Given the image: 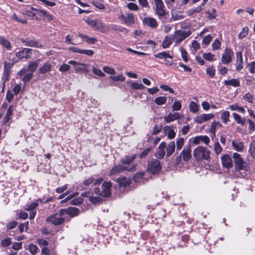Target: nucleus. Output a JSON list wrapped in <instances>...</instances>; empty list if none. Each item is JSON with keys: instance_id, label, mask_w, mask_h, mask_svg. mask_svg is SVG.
I'll list each match as a JSON object with an SVG mask.
<instances>
[{"instance_id": "obj_1", "label": "nucleus", "mask_w": 255, "mask_h": 255, "mask_svg": "<svg viewBox=\"0 0 255 255\" xmlns=\"http://www.w3.org/2000/svg\"><path fill=\"white\" fill-rule=\"evenodd\" d=\"M193 156L197 161L208 160L210 157V151L206 147L199 146L194 150Z\"/></svg>"}, {"instance_id": "obj_2", "label": "nucleus", "mask_w": 255, "mask_h": 255, "mask_svg": "<svg viewBox=\"0 0 255 255\" xmlns=\"http://www.w3.org/2000/svg\"><path fill=\"white\" fill-rule=\"evenodd\" d=\"M233 157L234 159L236 170H244L247 171L249 169L250 165L249 163L244 161L240 154L235 152L233 154Z\"/></svg>"}, {"instance_id": "obj_3", "label": "nucleus", "mask_w": 255, "mask_h": 255, "mask_svg": "<svg viewBox=\"0 0 255 255\" xmlns=\"http://www.w3.org/2000/svg\"><path fill=\"white\" fill-rule=\"evenodd\" d=\"M112 186V183L110 181L105 182L102 185L101 189L96 188L94 190V192L96 195L101 196L109 197L111 195Z\"/></svg>"}, {"instance_id": "obj_4", "label": "nucleus", "mask_w": 255, "mask_h": 255, "mask_svg": "<svg viewBox=\"0 0 255 255\" xmlns=\"http://www.w3.org/2000/svg\"><path fill=\"white\" fill-rule=\"evenodd\" d=\"M64 215L61 213V209L59 213L54 214L47 217L46 221L54 225L61 224L64 221Z\"/></svg>"}, {"instance_id": "obj_5", "label": "nucleus", "mask_w": 255, "mask_h": 255, "mask_svg": "<svg viewBox=\"0 0 255 255\" xmlns=\"http://www.w3.org/2000/svg\"><path fill=\"white\" fill-rule=\"evenodd\" d=\"M154 2L155 4V14L160 19L164 16L165 14L164 4L162 0H154Z\"/></svg>"}, {"instance_id": "obj_6", "label": "nucleus", "mask_w": 255, "mask_h": 255, "mask_svg": "<svg viewBox=\"0 0 255 255\" xmlns=\"http://www.w3.org/2000/svg\"><path fill=\"white\" fill-rule=\"evenodd\" d=\"M134 169V165H132L130 167H129L127 166H124L122 164H120L113 167L110 172V174L111 176H113L114 175L118 174L123 171H131Z\"/></svg>"}, {"instance_id": "obj_7", "label": "nucleus", "mask_w": 255, "mask_h": 255, "mask_svg": "<svg viewBox=\"0 0 255 255\" xmlns=\"http://www.w3.org/2000/svg\"><path fill=\"white\" fill-rule=\"evenodd\" d=\"M161 165L159 160L154 159L149 162L147 165V170L151 174H156L161 170Z\"/></svg>"}, {"instance_id": "obj_8", "label": "nucleus", "mask_w": 255, "mask_h": 255, "mask_svg": "<svg viewBox=\"0 0 255 255\" xmlns=\"http://www.w3.org/2000/svg\"><path fill=\"white\" fill-rule=\"evenodd\" d=\"M213 114H202L196 116L193 119V121L199 124L209 121L214 118Z\"/></svg>"}, {"instance_id": "obj_9", "label": "nucleus", "mask_w": 255, "mask_h": 255, "mask_svg": "<svg viewBox=\"0 0 255 255\" xmlns=\"http://www.w3.org/2000/svg\"><path fill=\"white\" fill-rule=\"evenodd\" d=\"M191 34L190 30H177L175 31L174 37L176 39V43H179Z\"/></svg>"}, {"instance_id": "obj_10", "label": "nucleus", "mask_w": 255, "mask_h": 255, "mask_svg": "<svg viewBox=\"0 0 255 255\" xmlns=\"http://www.w3.org/2000/svg\"><path fill=\"white\" fill-rule=\"evenodd\" d=\"M38 202L41 203L42 200L41 199H38L36 202H33L29 205H27L25 208V210L29 212V219H33L36 214V211L35 210L36 208L38 205Z\"/></svg>"}, {"instance_id": "obj_11", "label": "nucleus", "mask_w": 255, "mask_h": 255, "mask_svg": "<svg viewBox=\"0 0 255 255\" xmlns=\"http://www.w3.org/2000/svg\"><path fill=\"white\" fill-rule=\"evenodd\" d=\"M234 56V52L230 48H226L224 53L222 55L221 61L224 64H228L232 60Z\"/></svg>"}, {"instance_id": "obj_12", "label": "nucleus", "mask_w": 255, "mask_h": 255, "mask_svg": "<svg viewBox=\"0 0 255 255\" xmlns=\"http://www.w3.org/2000/svg\"><path fill=\"white\" fill-rule=\"evenodd\" d=\"M32 54V50L31 49L24 48L16 52L15 55L19 59H28L31 57Z\"/></svg>"}, {"instance_id": "obj_13", "label": "nucleus", "mask_w": 255, "mask_h": 255, "mask_svg": "<svg viewBox=\"0 0 255 255\" xmlns=\"http://www.w3.org/2000/svg\"><path fill=\"white\" fill-rule=\"evenodd\" d=\"M120 19L124 21V24L128 25H131L135 23V19L132 13H128L126 15L121 14L120 16Z\"/></svg>"}, {"instance_id": "obj_14", "label": "nucleus", "mask_w": 255, "mask_h": 255, "mask_svg": "<svg viewBox=\"0 0 255 255\" xmlns=\"http://www.w3.org/2000/svg\"><path fill=\"white\" fill-rule=\"evenodd\" d=\"M85 21L88 25H90L96 30H101L103 28V23L98 19H90L88 18L86 19Z\"/></svg>"}, {"instance_id": "obj_15", "label": "nucleus", "mask_w": 255, "mask_h": 255, "mask_svg": "<svg viewBox=\"0 0 255 255\" xmlns=\"http://www.w3.org/2000/svg\"><path fill=\"white\" fill-rule=\"evenodd\" d=\"M18 75L20 77L21 80L25 83L29 81L33 77V73L30 72L27 73V71L26 68H23L20 70L18 73Z\"/></svg>"}, {"instance_id": "obj_16", "label": "nucleus", "mask_w": 255, "mask_h": 255, "mask_svg": "<svg viewBox=\"0 0 255 255\" xmlns=\"http://www.w3.org/2000/svg\"><path fill=\"white\" fill-rule=\"evenodd\" d=\"M80 211L78 208L76 207H69L67 209H61V213L63 214L64 216L68 215L71 217H74L79 214Z\"/></svg>"}, {"instance_id": "obj_17", "label": "nucleus", "mask_w": 255, "mask_h": 255, "mask_svg": "<svg viewBox=\"0 0 255 255\" xmlns=\"http://www.w3.org/2000/svg\"><path fill=\"white\" fill-rule=\"evenodd\" d=\"M180 154L184 161H188L191 158V148L190 145H186Z\"/></svg>"}, {"instance_id": "obj_18", "label": "nucleus", "mask_w": 255, "mask_h": 255, "mask_svg": "<svg viewBox=\"0 0 255 255\" xmlns=\"http://www.w3.org/2000/svg\"><path fill=\"white\" fill-rule=\"evenodd\" d=\"M142 23L144 25H146L152 28H155L158 25L156 20L151 17H144L142 19Z\"/></svg>"}, {"instance_id": "obj_19", "label": "nucleus", "mask_w": 255, "mask_h": 255, "mask_svg": "<svg viewBox=\"0 0 255 255\" xmlns=\"http://www.w3.org/2000/svg\"><path fill=\"white\" fill-rule=\"evenodd\" d=\"M166 147V143L164 141L161 142L159 145L158 147L157 150L155 153V155L156 157H157L158 159H162L165 153V148Z\"/></svg>"}, {"instance_id": "obj_20", "label": "nucleus", "mask_w": 255, "mask_h": 255, "mask_svg": "<svg viewBox=\"0 0 255 255\" xmlns=\"http://www.w3.org/2000/svg\"><path fill=\"white\" fill-rule=\"evenodd\" d=\"M222 165L224 167L228 169L233 166V162L231 157L228 154H224L221 158Z\"/></svg>"}, {"instance_id": "obj_21", "label": "nucleus", "mask_w": 255, "mask_h": 255, "mask_svg": "<svg viewBox=\"0 0 255 255\" xmlns=\"http://www.w3.org/2000/svg\"><path fill=\"white\" fill-rule=\"evenodd\" d=\"M135 155H133L130 156H127L125 157H124L121 160L122 165L124 166H127L128 167H130L132 165H134L135 167L136 166V165L132 163L131 164L132 161L134 160L135 158Z\"/></svg>"}, {"instance_id": "obj_22", "label": "nucleus", "mask_w": 255, "mask_h": 255, "mask_svg": "<svg viewBox=\"0 0 255 255\" xmlns=\"http://www.w3.org/2000/svg\"><path fill=\"white\" fill-rule=\"evenodd\" d=\"M180 115L178 113H170L164 117V120L166 123H169L179 119Z\"/></svg>"}, {"instance_id": "obj_23", "label": "nucleus", "mask_w": 255, "mask_h": 255, "mask_svg": "<svg viewBox=\"0 0 255 255\" xmlns=\"http://www.w3.org/2000/svg\"><path fill=\"white\" fill-rule=\"evenodd\" d=\"M37 15L39 17H46L48 19L50 20L52 19V15L48 13L47 11H45L43 9H39L37 10V12H33L32 13V16L33 17H35L37 19V18L36 17V15Z\"/></svg>"}, {"instance_id": "obj_24", "label": "nucleus", "mask_w": 255, "mask_h": 255, "mask_svg": "<svg viewBox=\"0 0 255 255\" xmlns=\"http://www.w3.org/2000/svg\"><path fill=\"white\" fill-rule=\"evenodd\" d=\"M21 41L25 45L27 46L37 48L41 46V45L39 43V42L35 39H26L22 40Z\"/></svg>"}, {"instance_id": "obj_25", "label": "nucleus", "mask_w": 255, "mask_h": 255, "mask_svg": "<svg viewBox=\"0 0 255 255\" xmlns=\"http://www.w3.org/2000/svg\"><path fill=\"white\" fill-rule=\"evenodd\" d=\"M236 70L238 71H240L242 69H243L244 67L243 60L242 55V53L241 52H238L236 53Z\"/></svg>"}, {"instance_id": "obj_26", "label": "nucleus", "mask_w": 255, "mask_h": 255, "mask_svg": "<svg viewBox=\"0 0 255 255\" xmlns=\"http://www.w3.org/2000/svg\"><path fill=\"white\" fill-rule=\"evenodd\" d=\"M164 130L167 135L168 139H172L175 137L176 133L174 131L172 126H165L164 128Z\"/></svg>"}, {"instance_id": "obj_27", "label": "nucleus", "mask_w": 255, "mask_h": 255, "mask_svg": "<svg viewBox=\"0 0 255 255\" xmlns=\"http://www.w3.org/2000/svg\"><path fill=\"white\" fill-rule=\"evenodd\" d=\"M166 156H169L173 153L175 148V144L173 141H170L168 144H166Z\"/></svg>"}, {"instance_id": "obj_28", "label": "nucleus", "mask_w": 255, "mask_h": 255, "mask_svg": "<svg viewBox=\"0 0 255 255\" xmlns=\"http://www.w3.org/2000/svg\"><path fill=\"white\" fill-rule=\"evenodd\" d=\"M94 180L95 179L93 178V177H91L87 179L84 180L83 182V183L78 186V189L81 190L86 189L87 186L94 182Z\"/></svg>"}, {"instance_id": "obj_29", "label": "nucleus", "mask_w": 255, "mask_h": 255, "mask_svg": "<svg viewBox=\"0 0 255 255\" xmlns=\"http://www.w3.org/2000/svg\"><path fill=\"white\" fill-rule=\"evenodd\" d=\"M232 144L234 148L239 152L242 151L244 148V143L241 141L233 140L232 142Z\"/></svg>"}, {"instance_id": "obj_30", "label": "nucleus", "mask_w": 255, "mask_h": 255, "mask_svg": "<svg viewBox=\"0 0 255 255\" xmlns=\"http://www.w3.org/2000/svg\"><path fill=\"white\" fill-rule=\"evenodd\" d=\"M52 68V64L50 63H45L39 69V73L41 74H45L50 72Z\"/></svg>"}, {"instance_id": "obj_31", "label": "nucleus", "mask_w": 255, "mask_h": 255, "mask_svg": "<svg viewBox=\"0 0 255 255\" xmlns=\"http://www.w3.org/2000/svg\"><path fill=\"white\" fill-rule=\"evenodd\" d=\"M78 36L84 39L85 41L90 44H94L98 41V39L95 37H89L82 33H79Z\"/></svg>"}, {"instance_id": "obj_32", "label": "nucleus", "mask_w": 255, "mask_h": 255, "mask_svg": "<svg viewBox=\"0 0 255 255\" xmlns=\"http://www.w3.org/2000/svg\"><path fill=\"white\" fill-rule=\"evenodd\" d=\"M82 196H86L89 198V200L93 203H98L101 201V198L98 196H90V193L84 192L82 194Z\"/></svg>"}, {"instance_id": "obj_33", "label": "nucleus", "mask_w": 255, "mask_h": 255, "mask_svg": "<svg viewBox=\"0 0 255 255\" xmlns=\"http://www.w3.org/2000/svg\"><path fill=\"white\" fill-rule=\"evenodd\" d=\"M39 61L40 60L38 59L35 61L30 62L28 64V68L26 69L27 71L33 73L38 67Z\"/></svg>"}, {"instance_id": "obj_34", "label": "nucleus", "mask_w": 255, "mask_h": 255, "mask_svg": "<svg viewBox=\"0 0 255 255\" xmlns=\"http://www.w3.org/2000/svg\"><path fill=\"white\" fill-rule=\"evenodd\" d=\"M174 36L169 35L166 36L163 41L162 45L163 48H168L169 45L172 43L173 40Z\"/></svg>"}, {"instance_id": "obj_35", "label": "nucleus", "mask_w": 255, "mask_h": 255, "mask_svg": "<svg viewBox=\"0 0 255 255\" xmlns=\"http://www.w3.org/2000/svg\"><path fill=\"white\" fill-rule=\"evenodd\" d=\"M224 83L226 86L231 85L234 87H238L240 86V81L237 79H232L229 80H225L224 81Z\"/></svg>"}, {"instance_id": "obj_36", "label": "nucleus", "mask_w": 255, "mask_h": 255, "mask_svg": "<svg viewBox=\"0 0 255 255\" xmlns=\"http://www.w3.org/2000/svg\"><path fill=\"white\" fill-rule=\"evenodd\" d=\"M154 57L156 58H158L160 59H167V58H169L171 59H172L173 57L171 56L168 52L163 51L161 52H159L154 55Z\"/></svg>"}, {"instance_id": "obj_37", "label": "nucleus", "mask_w": 255, "mask_h": 255, "mask_svg": "<svg viewBox=\"0 0 255 255\" xmlns=\"http://www.w3.org/2000/svg\"><path fill=\"white\" fill-rule=\"evenodd\" d=\"M0 44L6 49L7 50H10L11 48L10 42L4 38L3 36H0Z\"/></svg>"}, {"instance_id": "obj_38", "label": "nucleus", "mask_w": 255, "mask_h": 255, "mask_svg": "<svg viewBox=\"0 0 255 255\" xmlns=\"http://www.w3.org/2000/svg\"><path fill=\"white\" fill-rule=\"evenodd\" d=\"M117 181L119 185L124 187H126L130 184V180L125 177L117 179Z\"/></svg>"}, {"instance_id": "obj_39", "label": "nucleus", "mask_w": 255, "mask_h": 255, "mask_svg": "<svg viewBox=\"0 0 255 255\" xmlns=\"http://www.w3.org/2000/svg\"><path fill=\"white\" fill-rule=\"evenodd\" d=\"M13 108L12 106H10L6 112V115L3 120V124H6L9 122L10 119V117L12 115Z\"/></svg>"}, {"instance_id": "obj_40", "label": "nucleus", "mask_w": 255, "mask_h": 255, "mask_svg": "<svg viewBox=\"0 0 255 255\" xmlns=\"http://www.w3.org/2000/svg\"><path fill=\"white\" fill-rule=\"evenodd\" d=\"M203 9L202 5L198 6L196 7H193L191 9H189L187 10V14L189 16L193 15L195 13H200Z\"/></svg>"}, {"instance_id": "obj_41", "label": "nucleus", "mask_w": 255, "mask_h": 255, "mask_svg": "<svg viewBox=\"0 0 255 255\" xmlns=\"http://www.w3.org/2000/svg\"><path fill=\"white\" fill-rule=\"evenodd\" d=\"M233 116L234 120L238 124H240L242 126H244L246 124V119L245 118H242L238 114L234 113Z\"/></svg>"}, {"instance_id": "obj_42", "label": "nucleus", "mask_w": 255, "mask_h": 255, "mask_svg": "<svg viewBox=\"0 0 255 255\" xmlns=\"http://www.w3.org/2000/svg\"><path fill=\"white\" fill-rule=\"evenodd\" d=\"M230 112L229 111H224L221 114V120L224 124H227L229 121Z\"/></svg>"}, {"instance_id": "obj_43", "label": "nucleus", "mask_w": 255, "mask_h": 255, "mask_svg": "<svg viewBox=\"0 0 255 255\" xmlns=\"http://www.w3.org/2000/svg\"><path fill=\"white\" fill-rule=\"evenodd\" d=\"M144 173L143 172H139L136 173L133 177V179L134 181L136 183H142L143 182Z\"/></svg>"}, {"instance_id": "obj_44", "label": "nucleus", "mask_w": 255, "mask_h": 255, "mask_svg": "<svg viewBox=\"0 0 255 255\" xmlns=\"http://www.w3.org/2000/svg\"><path fill=\"white\" fill-rule=\"evenodd\" d=\"M189 109L191 112L196 113L199 111V107L197 104L194 102H191L189 105Z\"/></svg>"}, {"instance_id": "obj_45", "label": "nucleus", "mask_w": 255, "mask_h": 255, "mask_svg": "<svg viewBox=\"0 0 255 255\" xmlns=\"http://www.w3.org/2000/svg\"><path fill=\"white\" fill-rule=\"evenodd\" d=\"M155 103L157 105H162L166 102V98L165 97H158L154 99Z\"/></svg>"}, {"instance_id": "obj_46", "label": "nucleus", "mask_w": 255, "mask_h": 255, "mask_svg": "<svg viewBox=\"0 0 255 255\" xmlns=\"http://www.w3.org/2000/svg\"><path fill=\"white\" fill-rule=\"evenodd\" d=\"M131 88L132 89L142 90L145 88L144 86L141 83H138L136 82H132L130 84Z\"/></svg>"}, {"instance_id": "obj_47", "label": "nucleus", "mask_w": 255, "mask_h": 255, "mask_svg": "<svg viewBox=\"0 0 255 255\" xmlns=\"http://www.w3.org/2000/svg\"><path fill=\"white\" fill-rule=\"evenodd\" d=\"M249 33V28L246 26L244 27L240 32L238 37L240 39H243L246 37Z\"/></svg>"}, {"instance_id": "obj_48", "label": "nucleus", "mask_w": 255, "mask_h": 255, "mask_svg": "<svg viewBox=\"0 0 255 255\" xmlns=\"http://www.w3.org/2000/svg\"><path fill=\"white\" fill-rule=\"evenodd\" d=\"M203 57L208 61H214L215 60V55L210 52L205 53L203 54Z\"/></svg>"}, {"instance_id": "obj_49", "label": "nucleus", "mask_w": 255, "mask_h": 255, "mask_svg": "<svg viewBox=\"0 0 255 255\" xmlns=\"http://www.w3.org/2000/svg\"><path fill=\"white\" fill-rule=\"evenodd\" d=\"M184 139L183 137H180L176 140V149L177 150H180L184 145Z\"/></svg>"}, {"instance_id": "obj_50", "label": "nucleus", "mask_w": 255, "mask_h": 255, "mask_svg": "<svg viewBox=\"0 0 255 255\" xmlns=\"http://www.w3.org/2000/svg\"><path fill=\"white\" fill-rule=\"evenodd\" d=\"M38 250V247L34 244H31L29 246V250L30 253L32 255H35L37 253V251Z\"/></svg>"}, {"instance_id": "obj_51", "label": "nucleus", "mask_w": 255, "mask_h": 255, "mask_svg": "<svg viewBox=\"0 0 255 255\" xmlns=\"http://www.w3.org/2000/svg\"><path fill=\"white\" fill-rule=\"evenodd\" d=\"M184 15L181 14L180 13L173 12L172 13V18L174 20H179L183 19Z\"/></svg>"}, {"instance_id": "obj_52", "label": "nucleus", "mask_w": 255, "mask_h": 255, "mask_svg": "<svg viewBox=\"0 0 255 255\" xmlns=\"http://www.w3.org/2000/svg\"><path fill=\"white\" fill-rule=\"evenodd\" d=\"M214 150L217 155H218L222 152V148L218 142L214 143Z\"/></svg>"}, {"instance_id": "obj_53", "label": "nucleus", "mask_w": 255, "mask_h": 255, "mask_svg": "<svg viewBox=\"0 0 255 255\" xmlns=\"http://www.w3.org/2000/svg\"><path fill=\"white\" fill-rule=\"evenodd\" d=\"M11 244V239L10 238H6L3 239L1 242V245L3 247L9 246Z\"/></svg>"}, {"instance_id": "obj_54", "label": "nucleus", "mask_w": 255, "mask_h": 255, "mask_svg": "<svg viewBox=\"0 0 255 255\" xmlns=\"http://www.w3.org/2000/svg\"><path fill=\"white\" fill-rule=\"evenodd\" d=\"M181 109V104L178 101L174 102L172 105V109L173 111H179Z\"/></svg>"}, {"instance_id": "obj_55", "label": "nucleus", "mask_w": 255, "mask_h": 255, "mask_svg": "<svg viewBox=\"0 0 255 255\" xmlns=\"http://www.w3.org/2000/svg\"><path fill=\"white\" fill-rule=\"evenodd\" d=\"M221 44L219 40L217 39H215L212 44V49L213 50H217L220 48Z\"/></svg>"}, {"instance_id": "obj_56", "label": "nucleus", "mask_w": 255, "mask_h": 255, "mask_svg": "<svg viewBox=\"0 0 255 255\" xmlns=\"http://www.w3.org/2000/svg\"><path fill=\"white\" fill-rule=\"evenodd\" d=\"M127 7L129 9L133 11H137L138 9V5L136 4L133 2H130L128 3Z\"/></svg>"}, {"instance_id": "obj_57", "label": "nucleus", "mask_w": 255, "mask_h": 255, "mask_svg": "<svg viewBox=\"0 0 255 255\" xmlns=\"http://www.w3.org/2000/svg\"><path fill=\"white\" fill-rule=\"evenodd\" d=\"M110 78L112 80L116 81H124L125 80V77L122 75L111 76Z\"/></svg>"}, {"instance_id": "obj_58", "label": "nucleus", "mask_w": 255, "mask_h": 255, "mask_svg": "<svg viewBox=\"0 0 255 255\" xmlns=\"http://www.w3.org/2000/svg\"><path fill=\"white\" fill-rule=\"evenodd\" d=\"M180 52H181V56H182V58L183 61L184 62H187L188 61V57H187V52L183 48H180Z\"/></svg>"}, {"instance_id": "obj_59", "label": "nucleus", "mask_w": 255, "mask_h": 255, "mask_svg": "<svg viewBox=\"0 0 255 255\" xmlns=\"http://www.w3.org/2000/svg\"><path fill=\"white\" fill-rule=\"evenodd\" d=\"M103 71L109 74L113 75L115 74V69L108 66H105L103 68Z\"/></svg>"}, {"instance_id": "obj_60", "label": "nucleus", "mask_w": 255, "mask_h": 255, "mask_svg": "<svg viewBox=\"0 0 255 255\" xmlns=\"http://www.w3.org/2000/svg\"><path fill=\"white\" fill-rule=\"evenodd\" d=\"M243 98L245 100L248 101V102H249L250 103H253V96L252 94H251V93H248L245 94Z\"/></svg>"}, {"instance_id": "obj_61", "label": "nucleus", "mask_w": 255, "mask_h": 255, "mask_svg": "<svg viewBox=\"0 0 255 255\" xmlns=\"http://www.w3.org/2000/svg\"><path fill=\"white\" fill-rule=\"evenodd\" d=\"M70 66L67 64H63L59 68V71L60 72H67L70 69Z\"/></svg>"}, {"instance_id": "obj_62", "label": "nucleus", "mask_w": 255, "mask_h": 255, "mask_svg": "<svg viewBox=\"0 0 255 255\" xmlns=\"http://www.w3.org/2000/svg\"><path fill=\"white\" fill-rule=\"evenodd\" d=\"M212 39V37L210 34H208L205 36L202 40L203 43L208 45Z\"/></svg>"}, {"instance_id": "obj_63", "label": "nucleus", "mask_w": 255, "mask_h": 255, "mask_svg": "<svg viewBox=\"0 0 255 255\" xmlns=\"http://www.w3.org/2000/svg\"><path fill=\"white\" fill-rule=\"evenodd\" d=\"M250 152L252 156L255 155V139L251 143Z\"/></svg>"}, {"instance_id": "obj_64", "label": "nucleus", "mask_w": 255, "mask_h": 255, "mask_svg": "<svg viewBox=\"0 0 255 255\" xmlns=\"http://www.w3.org/2000/svg\"><path fill=\"white\" fill-rule=\"evenodd\" d=\"M248 67L251 73H255V61H253L249 64Z\"/></svg>"}]
</instances>
